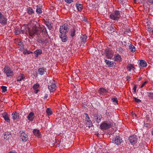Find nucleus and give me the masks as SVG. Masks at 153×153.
I'll return each instance as SVG.
<instances>
[{"instance_id":"1","label":"nucleus","mask_w":153,"mask_h":153,"mask_svg":"<svg viewBox=\"0 0 153 153\" xmlns=\"http://www.w3.org/2000/svg\"><path fill=\"white\" fill-rule=\"evenodd\" d=\"M41 31L44 32L45 34L47 33L46 29L44 28L42 30H41L40 28H37L36 27H33L31 30H29V33L30 36L31 37L30 38H33L35 35H39L40 34Z\"/></svg>"},{"instance_id":"2","label":"nucleus","mask_w":153,"mask_h":153,"mask_svg":"<svg viewBox=\"0 0 153 153\" xmlns=\"http://www.w3.org/2000/svg\"><path fill=\"white\" fill-rule=\"evenodd\" d=\"M120 13L119 10H116L110 15V18L114 20H117L120 17Z\"/></svg>"},{"instance_id":"3","label":"nucleus","mask_w":153,"mask_h":153,"mask_svg":"<svg viewBox=\"0 0 153 153\" xmlns=\"http://www.w3.org/2000/svg\"><path fill=\"white\" fill-rule=\"evenodd\" d=\"M111 127V123L108 121H103L100 125V127L102 130H106Z\"/></svg>"},{"instance_id":"4","label":"nucleus","mask_w":153,"mask_h":153,"mask_svg":"<svg viewBox=\"0 0 153 153\" xmlns=\"http://www.w3.org/2000/svg\"><path fill=\"white\" fill-rule=\"evenodd\" d=\"M4 72L7 77L11 76L13 75V72L10 68L5 66L4 68Z\"/></svg>"},{"instance_id":"5","label":"nucleus","mask_w":153,"mask_h":153,"mask_svg":"<svg viewBox=\"0 0 153 153\" xmlns=\"http://www.w3.org/2000/svg\"><path fill=\"white\" fill-rule=\"evenodd\" d=\"M104 54L108 59H111L113 55L112 50L108 48H106L104 50Z\"/></svg>"},{"instance_id":"6","label":"nucleus","mask_w":153,"mask_h":153,"mask_svg":"<svg viewBox=\"0 0 153 153\" xmlns=\"http://www.w3.org/2000/svg\"><path fill=\"white\" fill-rule=\"evenodd\" d=\"M68 26L67 24H64L63 25L61 26L59 28V32L61 34H65L68 32Z\"/></svg>"},{"instance_id":"7","label":"nucleus","mask_w":153,"mask_h":153,"mask_svg":"<svg viewBox=\"0 0 153 153\" xmlns=\"http://www.w3.org/2000/svg\"><path fill=\"white\" fill-rule=\"evenodd\" d=\"M93 119L96 122L99 123L101 121L102 117V115L99 113H96L93 115Z\"/></svg>"},{"instance_id":"8","label":"nucleus","mask_w":153,"mask_h":153,"mask_svg":"<svg viewBox=\"0 0 153 153\" xmlns=\"http://www.w3.org/2000/svg\"><path fill=\"white\" fill-rule=\"evenodd\" d=\"M112 141L113 143L117 145H120L123 142L122 139L119 136L114 138Z\"/></svg>"},{"instance_id":"9","label":"nucleus","mask_w":153,"mask_h":153,"mask_svg":"<svg viewBox=\"0 0 153 153\" xmlns=\"http://www.w3.org/2000/svg\"><path fill=\"white\" fill-rule=\"evenodd\" d=\"M48 88L51 93L53 92L56 89V85L54 81L50 82L49 84Z\"/></svg>"},{"instance_id":"10","label":"nucleus","mask_w":153,"mask_h":153,"mask_svg":"<svg viewBox=\"0 0 153 153\" xmlns=\"http://www.w3.org/2000/svg\"><path fill=\"white\" fill-rule=\"evenodd\" d=\"M7 23V19L0 12V23L2 25H6Z\"/></svg>"},{"instance_id":"11","label":"nucleus","mask_w":153,"mask_h":153,"mask_svg":"<svg viewBox=\"0 0 153 153\" xmlns=\"http://www.w3.org/2000/svg\"><path fill=\"white\" fill-rule=\"evenodd\" d=\"M21 136L20 139L24 142L26 141L28 139V136L27 134L22 131H20L19 132Z\"/></svg>"},{"instance_id":"12","label":"nucleus","mask_w":153,"mask_h":153,"mask_svg":"<svg viewBox=\"0 0 153 153\" xmlns=\"http://www.w3.org/2000/svg\"><path fill=\"white\" fill-rule=\"evenodd\" d=\"M137 138L136 135H132L129 137V140L132 145L135 144L137 141Z\"/></svg>"},{"instance_id":"13","label":"nucleus","mask_w":153,"mask_h":153,"mask_svg":"<svg viewBox=\"0 0 153 153\" xmlns=\"http://www.w3.org/2000/svg\"><path fill=\"white\" fill-rule=\"evenodd\" d=\"M40 88V85L38 83H36L33 86V89L34 90V93L35 94L38 93L40 91L39 89Z\"/></svg>"},{"instance_id":"14","label":"nucleus","mask_w":153,"mask_h":153,"mask_svg":"<svg viewBox=\"0 0 153 153\" xmlns=\"http://www.w3.org/2000/svg\"><path fill=\"white\" fill-rule=\"evenodd\" d=\"M35 118L34 113L32 112H30L28 116H27V119L30 121H32Z\"/></svg>"},{"instance_id":"15","label":"nucleus","mask_w":153,"mask_h":153,"mask_svg":"<svg viewBox=\"0 0 153 153\" xmlns=\"http://www.w3.org/2000/svg\"><path fill=\"white\" fill-rule=\"evenodd\" d=\"M106 64L109 67H112L114 66L115 62L113 61H110L106 59H105Z\"/></svg>"},{"instance_id":"16","label":"nucleus","mask_w":153,"mask_h":153,"mask_svg":"<svg viewBox=\"0 0 153 153\" xmlns=\"http://www.w3.org/2000/svg\"><path fill=\"white\" fill-rule=\"evenodd\" d=\"M85 120L87 121V123L88 124L89 126H91L92 125V122L90 120V118L88 116V114L87 113H85Z\"/></svg>"},{"instance_id":"17","label":"nucleus","mask_w":153,"mask_h":153,"mask_svg":"<svg viewBox=\"0 0 153 153\" xmlns=\"http://www.w3.org/2000/svg\"><path fill=\"white\" fill-rule=\"evenodd\" d=\"M99 93L100 95H104L105 93L108 92V91L103 88H100L98 90Z\"/></svg>"},{"instance_id":"18","label":"nucleus","mask_w":153,"mask_h":153,"mask_svg":"<svg viewBox=\"0 0 153 153\" xmlns=\"http://www.w3.org/2000/svg\"><path fill=\"white\" fill-rule=\"evenodd\" d=\"M114 61L116 62H120L122 60L121 56L118 54H115L114 57Z\"/></svg>"},{"instance_id":"19","label":"nucleus","mask_w":153,"mask_h":153,"mask_svg":"<svg viewBox=\"0 0 153 153\" xmlns=\"http://www.w3.org/2000/svg\"><path fill=\"white\" fill-rule=\"evenodd\" d=\"M87 39V36L86 35H83L80 37V41L81 44H84L86 42Z\"/></svg>"},{"instance_id":"20","label":"nucleus","mask_w":153,"mask_h":153,"mask_svg":"<svg viewBox=\"0 0 153 153\" xmlns=\"http://www.w3.org/2000/svg\"><path fill=\"white\" fill-rule=\"evenodd\" d=\"M46 68H39L38 70V74L41 75H43L46 72Z\"/></svg>"},{"instance_id":"21","label":"nucleus","mask_w":153,"mask_h":153,"mask_svg":"<svg viewBox=\"0 0 153 153\" xmlns=\"http://www.w3.org/2000/svg\"><path fill=\"white\" fill-rule=\"evenodd\" d=\"M60 37L61 38L63 42H65L68 40V37H67L65 33L61 34L60 35Z\"/></svg>"},{"instance_id":"22","label":"nucleus","mask_w":153,"mask_h":153,"mask_svg":"<svg viewBox=\"0 0 153 153\" xmlns=\"http://www.w3.org/2000/svg\"><path fill=\"white\" fill-rule=\"evenodd\" d=\"M12 118L13 120H17L19 118V115L16 112H13L12 114Z\"/></svg>"},{"instance_id":"23","label":"nucleus","mask_w":153,"mask_h":153,"mask_svg":"<svg viewBox=\"0 0 153 153\" xmlns=\"http://www.w3.org/2000/svg\"><path fill=\"white\" fill-rule=\"evenodd\" d=\"M3 117L4 118L5 120L8 123H9L10 120L8 117V114L6 113H4L3 114Z\"/></svg>"},{"instance_id":"24","label":"nucleus","mask_w":153,"mask_h":153,"mask_svg":"<svg viewBox=\"0 0 153 153\" xmlns=\"http://www.w3.org/2000/svg\"><path fill=\"white\" fill-rule=\"evenodd\" d=\"M140 65L142 67H145L147 66V64L145 61L142 59L140 61Z\"/></svg>"},{"instance_id":"25","label":"nucleus","mask_w":153,"mask_h":153,"mask_svg":"<svg viewBox=\"0 0 153 153\" xmlns=\"http://www.w3.org/2000/svg\"><path fill=\"white\" fill-rule=\"evenodd\" d=\"M34 53L35 55V56L37 57L42 53V51L41 49H37L34 51Z\"/></svg>"},{"instance_id":"26","label":"nucleus","mask_w":153,"mask_h":153,"mask_svg":"<svg viewBox=\"0 0 153 153\" xmlns=\"http://www.w3.org/2000/svg\"><path fill=\"white\" fill-rule=\"evenodd\" d=\"M76 30L75 28H73L71 29L69 32V34L70 36L73 37L75 35Z\"/></svg>"},{"instance_id":"27","label":"nucleus","mask_w":153,"mask_h":153,"mask_svg":"<svg viewBox=\"0 0 153 153\" xmlns=\"http://www.w3.org/2000/svg\"><path fill=\"white\" fill-rule=\"evenodd\" d=\"M76 7L78 11H81L82 10L83 7L81 4L76 3Z\"/></svg>"},{"instance_id":"28","label":"nucleus","mask_w":153,"mask_h":153,"mask_svg":"<svg viewBox=\"0 0 153 153\" xmlns=\"http://www.w3.org/2000/svg\"><path fill=\"white\" fill-rule=\"evenodd\" d=\"M134 67L132 64H129L128 65L127 69L129 71H131L132 70H134Z\"/></svg>"},{"instance_id":"29","label":"nucleus","mask_w":153,"mask_h":153,"mask_svg":"<svg viewBox=\"0 0 153 153\" xmlns=\"http://www.w3.org/2000/svg\"><path fill=\"white\" fill-rule=\"evenodd\" d=\"M25 78V76L23 74H20L17 78V80L18 81H22Z\"/></svg>"},{"instance_id":"30","label":"nucleus","mask_w":153,"mask_h":153,"mask_svg":"<svg viewBox=\"0 0 153 153\" xmlns=\"http://www.w3.org/2000/svg\"><path fill=\"white\" fill-rule=\"evenodd\" d=\"M33 133L36 136L39 137L40 135L39 131L37 129H34L33 131Z\"/></svg>"},{"instance_id":"31","label":"nucleus","mask_w":153,"mask_h":153,"mask_svg":"<svg viewBox=\"0 0 153 153\" xmlns=\"http://www.w3.org/2000/svg\"><path fill=\"white\" fill-rule=\"evenodd\" d=\"M27 13L29 14H31L33 13H34L33 10L30 7H28L27 8Z\"/></svg>"},{"instance_id":"32","label":"nucleus","mask_w":153,"mask_h":153,"mask_svg":"<svg viewBox=\"0 0 153 153\" xmlns=\"http://www.w3.org/2000/svg\"><path fill=\"white\" fill-rule=\"evenodd\" d=\"M129 48L131 52H134L135 51V47L131 44L129 45Z\"/></svg>"},{"instance_id":"33","label":"nucleus","mask_w":153,"mask_h":153,"mask_svg":"<svg viewBox=\"0 0 153 153\" xmlns=\"http://www.w3.org/2000/svg\"><path fill=\"white\" fill-rule=\"evenodd\" d=\"M46 112L48 116H50L52 114V111L51 108H48L46 110Z\"/></svg>"},{"instance_id":"34","label":"nucleus","mask_w":153,"mask_h":153,"mask_svg":"<svg viewBox=\"0 0 153 153\" xmlns=\"http://www.w3.org/2000/svg\"><path fill=\"white\" fill-rule=\"evenodd\" d=\"M39 42L42 44H46L48 42V40L47 39H40L39 40Z\"/></svg>"},{"instance_id":"35","label":"nucleus","mask_w":153,"mask_h":153,"mask_svg":"<svg viewBox=\"0 0 153 153\" xmlns=\"http://www.w3.org/2000/svg\"><path fill=\"white\" fill-rule=\"evenodd\" d=\"M45 24L49 30H51V29L52 27L51 24L49 22H45Z\"/></svg>"},{"instance_id":"36","label":"nucleus","mask_w":153,"mask_h":153,"mask_svg":"<svg viewBox=\"0 0 153 153\" xmlns=\"http://www.w3.org/2000/svg\"><path fill=\"white\" fill-rule=\"evenodd\" d=\"M15 32L16 35H19L22 33V31L20 30V29H16L15 30Z\"/></svg>"},{"instance_id":"37","label":"nucleus","mask_w":153,"mask_h":153,"mask_svg":"<svg viewBox=\"0 0 153 153\" xmlns=\"http://www.w3.org/2000/svg\"><path fill=\"white\" fill-rule=\"evenodd\" d=\"M116 51L119 53H122L124 51V50H123L121 47H119L117 48L116 49Z\"/></svg>"},{"instance_id":"38","label":"nucleus","mask_w":153,"mask_h":153,"mask_svg":"<svg viewBox=\"0 0 153 153\" xmlns=\"http://www.w3.org/2000/svg\"><path fill=\"white\" fill-rule=\"evenodd\" d=\"M36 12L40 14L42 13L41 9L38 6H37V8L36 10Z\"/></svg>"},{"instance_id":"39","label":"nucleus","mask_w":153,"mask_h":153,"mask_svg":"<svg viewBox=\"0 0 153 153\" xmlns=\"http://www.w3.org/2000/svg\"><path fill=\"white\" fill-rule=\"evenodd\" d=\"M108 30L112 32V31L114 32L115 30V27H114L111 26L108 27Z\"/></svg>"},{"instance_id":"40","label":"nucleus","mask_w":153,"mask_h":153,"mask_svg":"<svg viewBox=\"0 0 153 153\" xmlns=\"http://www.w3.org/2000/svg\"><path fill=\"white\" fill-rule=\"evenodd\" d=\"M147 94L150 98L153 100V93L151 92H147Z\"/></svg>"},{"instance_id":"41","label":"nucleus","mask_w":153,"mask_h":153,"mask_svg":"<svg viewBox=\"0 0 153 153\" xmlns=\"http://www.w3.org/2000/svg\"><path fill=\"white\" fill-rule=\"evenodd\" d=\"M23 53L24 54H30V53H33L32 52L30 51H28L27 50H25L23 52Z\"/></svg>"},{"instance_id":"42","label":"nucleus","mask_w":153,"mask_h":153,"mask_svg":"<svg viewBox=\"0 0 153 153\" xmlns=\"http://www.w3.org/2000/svg\"><path fill=\"white\" fill-rule=\"evenodd\" d=\"M1 88L2 90V92L3 93L7 91V87L5 86H2Z\"/></svg>"},{"instance_id":"43","label":"nucleus","mask_w":153,"mask_h":153,"mask_svg":"<svg viewBox=\"0 0 153 153\" xmlns=\"http://www.w3.org/2000/svg\"><path fill=\"white\" fill-rule=\"evenodd\" d=\"M8 132H5L4 134V138L5 139H7L9 138V134Z\"/></svg>"},{"instance_id":"44","label":"nucleus","mask_w":153,"mask_h":153,"mask_svg":"<svg viewBox=\"0 0 153 153\" xmlns=\"http://www.w3.org/2000/svg\"><path fill=\"white\" fill-rule=\"evenodd\" d=\"M134 100L137 103H139L141 102V100H140L135 97H134Z\"/></svg>"},{"instance_id":"45","label":"nucleus","mask_w":153,"mask_h":153,"mask_svg":"<svg viewBox=\"0 0 153 153\" xmlns=\"http://www.w3.org/2000/svg\"><path fill=\"white\" fill-rule=\"evenodd\" d=\"M67 3L69 4L73 2L74 0H64Z\"/></svg>"},{"instance_id":"46","label":"nucleus","mask_w":153,"mask_h":153,"mask_svg":"<svg viewBox=\"0 0 153 153\" xmlns=\"http://www.w3.org/2000/svg\"><path fill=\"white\" fill-rule=\"evenodd\" d=\"M111 100H112V101L115 103H116V104L117 103V98H114L112 99Z\"/></svg>"},{"instance_id":"47","label":"nucleus","mask_w":153,"mask_h":153,"mask_svg":"<svg viewBox=\"0 0 153 153\" xmlns=\"http://www.w3.org/2000/svg\"><path fill=\"white\" fill-rule=\"evenodd\" d=\"M148 82V81L147 80H146L144 83H143L142 85L140 87L141 88H142L143 87H144V86Z\"/></svg>"},{"instance_id":"48","label":"nucleus","mask_w":153,"mask_h":153,"mask_svg":"<svg viewBox=\"0 0 153 153\" xmlns=\"http://www.w3.org/2000/svg\"><path fill=\"white\" fill-rule=\"evenodd\" d=\"M137 87L136 85H134L133 87V90L135 92H136V90Z\"/></svg>"},{"instance_id":"49","label":"nucleus","mask_w":153,"mask_h":153,"mask_svg":"<svg viewBox=\"0 0 153 153\" xmlns=\"http://www.w3.org/2000/svg\"><path fill=\"white\" fill-rule=\"evenodd\" d=\"M150 3L153 4V0H147Z\"/></svg>"},{"instance_id":"50","label":"nucleus","mask_w":153,"mask_h":153,"mask_svg":"<svg viewBox=\"0 0 153 153\" xmlns=\"http://www.w3.org/2000/svg\"><path fill=\"white\" fill-rule=\"evenodd\" d=\"M47 97H48V96H47V95H45V96H44V98H45V99H46V98H47Z\"/></svg>"},{"instance_id":"51","label":"nucleus","mask_w":153,"mask_h":153,"mask_svg":"<svg viewBox=\"0 0 153 153\" xmlns=\"http://www.w3.org/2000/svg\"><path fill=\"white\" fill-rule=\"evenodd\" d=\"M120 1V3L121 4H124V2H123V1H122V0L121 1Z\"/></svg>"},{"instance_id":"52","label":"nucleus","mask_w":153,"mask_h":153,"mask_svg":"<svg viewBox=\"0 0 153 153\" xmlns=\"http://www.w3.org/2000/svg\"><path fill=\"white\" fill-rule=\"evenodd\" d=\"M16 153L15 152H9V153Z\"/></svg>"},{"instance_id":"53","label":"nucleus","mask_w":153,"mask_h":153,"mask_svg":"<svg viewBox=\"0 0 153 153\" xmlns=\"http://www.w3.org/2000/svg\"><path fill=\"white\" fill-rule=\"evenodd\" d=\"M141 79H142V78L141 77L139 78V79H138V80L139 81H140Z\"/></svg>"},{"instance_id":"54","label":"nucleus","mask_w":153,"mask_h":153,"mask_svg":"<svg viewBox=\"0 0 153 153\" xmlns=\"http://www.w3.org/2000/svg\"><path fill=\"white\" fill-rule=\"evenodd\" d=\"M127 80H129V79H130V77H127Z\"/></svg>"},{"instance_id":"55","label":"nucleus","mask_w":153,"mask_h":153,"mask_svg":"<svg viewBox=\"0 0 153 153\" xmlns=\"http://www.w3.org/2000/svg\"><path fill=\"white\" fill-rule=\"evenodd\" d=\"M152 135H153V130L152 132Z\"/></svg>"},{"instance_id":"56","label":"nucleus","mask_w":153,"mask_h":153,"mask_svg":"<svg viewBox=\"0 0 153 153\" xmlns=\"http://www.w3.org/2000/svg\"><path fill=\"white\" fill-rule=\"evenodd\" d=\"M91 153H93V152H91Z\"/></svg>"}]
</instances>
